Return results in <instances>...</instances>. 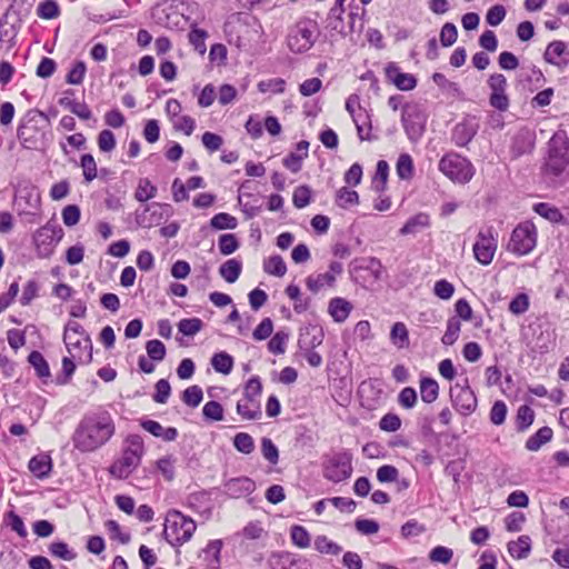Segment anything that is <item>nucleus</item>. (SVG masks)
<instances>
[{
    "label": "nucleus",
    "instance_id": "dca6fc26",
    "mask_svg": "<svg viewBox=\"0 0 569 569\" xmlns=\"http://www.w3.org/2000/svg\"><path fill=\"white\" fill-rule=\"evenodd\" d=\"M488 86L490 88L489 103L492 108L503 112L507 111L510 104L509 97L507 94V79L501 73H493L488 79Z\"/></svg>",
    "mask_w": 569,
    "mask_h": 569
},
{
    "label": "nucleus",
    "instance_id": "423d86ee",
    "mask_svg": "<svg viewBox=\"0 0 569 569\" xmlns=\"http://www.w3.org/2000/svg\"><path fill=\"white\" fill-rule=\"evenodd\" d=\"M569 163V140L562 132L555 133L548 142V158L543 167L547 178L559 177Z\"/></svg>",
    "mask_w": 569,
    "mask_h": 569
},
{
    "label": "nucleus",
    "instance_id": "6e6552de",
    "mask_svg": "<svg viewBox=\"0 0 569 569\" xmlns=\"http://www.w3.org/2000/svg\"><path fill=\"white\" fill-rule=\"evenodd\" d=\"M262 385L258 377H252L244 386L242 398L237 402V413L243 420H258L262 417L260 397Z\"/></svg>",
    "mask_w": 569,
    "mask_h": 569
},
{
    "label": "nucleus",
    "instance_id": "cd10ccee",
    "mask_svg": "<svg viewBox=\"0 0 569 569\" xmlns=\"http://www.w3.org/2000/svg\"><path fill=\"white\" fill-rule=\"evenodd\" d=\"M352 305L343 298H332L329 301L328 312L336 322H343L350 315Z\"/></svg>",
    "mask_w": 569,
    "mask_h": 569
},
{
    "label": "nucleus",
    "instance_id": "864d4df0",
    "mask_svg": "<svg viewBox=\"0 0 569 569\" xmlns=\"http://www.w3.org/2000/svg\"><path fill=\"white\" fill-rule=\"evenodd\" d=\"M37 14L41 19L51 20L60 16V8L56 0H44L39 3Z\"/></svg>",
    "mask_w": 569,
    "mask_h": 569
},
{
    "label": "nucleus",
    "instance_id": "a211bd4d",
    "mask_svg": "<svg viewBox=\"0 0 569 569\" xmlns=\"http://www.w3.org/2000/svg\"><path fill=\"white\" fill-rule=\"evenodd\" d=\"M269 565L272 569H312L309 559L289 551L271 553Z\"/></svg>",
    "mask_w": 569,
    "mask_h": 569
},
{
    "label": "nucleus",
    "instance_id": "09e8293b",
    "mask_svg": "<svg viewBox=\"0 0 569 569\" xmlns=\"http://www.w3.org/2000/svg\"><path fill=\"white\" fill-rule=\"evenodd\" d=\"M203 328V322L199 318H186L178 322V330L187 337H193Z\"/></svg>",
    "mask_w": 569,
    "mask_h": 569
},
{
    "label": "nucleus",
    "instance_id": "7ed1b4c3",
    "mask_svg": "<svg viewBox=\"0 0 569 569\" xmlns=\"http://www.w3.org/2000/svg\"><path fill=\"white\" fill-rule=\"evenodd\" d=\"M144 451L141 436H127L123 440L121 456L108 469L110 476L116 479H127L140 466Z\"/></svg>",
    "mask_w": 569,
    "mask_h": 569
},
{
    "label": "nucleus",
    "instance_id": "13d9d810",
    "mask_svg": "<svg viewBox=\"0 0 569 569\" xmlns=\"http://www.w3.org/2000/svg\"><path fill=\"white\" fill-rule=\"evenodd\" d=\"M232 442H233L234 448L243 455H250L254 450L253 438L247 432L237 433L233 437Z\"/></svg>",
    "mask_w": 569,
    "mask_h": 569
},
{
    "label": "nucleus",
    "instance_id": "412c9836",
    "mask_svg": "<svg viewBox=\"0 0 569 569\" xmlns=\"http://www.w3.org/2000/svg\"><path fill=\"white\" fill-rule=\"evenodd\" d=\"M256 490V482L248 477L229 479L223 483V491L232 499L247 497Z\"/></svg>",
    "mask_w": 569,
    "mask_h": 569
},
{
    "label": "nucleus",
    "instance_id": "3c124183",
    "mask_svg": "<svg viewBox=\"0 0 569 569\" xmlns=\"http://www.w3.org/2000/svg\"><path fill=\"white\" fill-rule=\"evenodd\" d=\"M290 538L295 546L305 549L310 546L311 538L308 530L300 525H295L290 529Z\"/></svg>",
    "mask_w": 569,
    "mask_h": 569
},
{
    "label": "nucleus",
    "instance_id": "4be33fe9",
    "mask_svg": "<svg viewBox=\"0 0 569 569\" xmlns=\"http://www.w3.org/2000/svg\"><path fill=\"white\" fill-rule=\"evenodd\" d=\"M543 59L546 62L560 69L566 68L569 63V52L567 50V44L561 40H555L550 42L546 48Z\"/></svg>",
    "mask_w": 569,
    "mask_h": 569
},
{
    "label": "nucleus",
    "instance_id": "58836bf2",
    "mask_svg": "<svg viewBox=\"0 0 569 569\" xmlns=\"http://www.w3.org/2000/svg\"><path fill=\"white\" fill-rule=\"evenodd\" d=\"M157 187L148 178H141L134 191V198L139 202H147L157 196Z\"/></svg>",
    "mask_w": 569,
    "mask_h": 569
},
{
    "label": "nucleus",
    "instance_id": "69168bd1",
    "mask_svg": "<svg viewBox=\"0 0 569 569\" xmlns=\"http://www.w3.org/2000/svg\"><path fill=\"white\" fill-rule=\"evenodd\" d=\"M202 399V389L197 385L188 387L182 393V401L191 408L198 407Z\"/></svg>",
    "mask_w": 569,
    "mask_h": 569
},
{
    "label": "nucleus",
    "instance_id": "c756f323",
    "mask_svg": "<svg viewBox=\"0 0 569 569\" xmlns=\"http://www.w3.org/2000/svg\"><path fill=\"white\" fill-rule=\"evenodd\" d=\"M420 397L425 403H432L439 397V385L438 382L428 377H423L419 381Z\"/></svg>",
    "mask_w": 569,
    "mask_h": 569
},
{
    "label": "nucleus",
    "instance_id": "5701e85b",
    "mask_svg": "<svg viewBox=\"0 0 569 569\" xmlns=\"http://www.w3.org/2000/svg\"><path fill=\"white\" fill-rule=\"evenodd\" d=\"M223 546L224 543L222 539H213L199 551V558L208 569H220L221 550Z\"/></svg>",
    "mask_w": 569,
    "mask_h": 569
},
{
    "label": "nucleus",
    "instance_id": "e433bc0d",
    "mask_svg": "<svg viewBox=\"0 0 569 569\" xmlns=\"http://www.w3.org/2000/svg\"><path fill=\"white\" fill-rule=\"evenodd\" d=\"M390 341L398 349H403V348L409 347V343H410L409 332L403 322H396L391 327Z\"/></svg>",
    "mask_w": 569,
    "mask_h": 569
},
{
    "label": "nucleus",
    "instance_id": "603ef678",
    "mask_svg": "<svg viewBox=\"0 0 569 569\" xmlns=\"http://www.w3.org/2000/svg\"><path fill=\"white\" fill-rule=\"evenodd\" d=\"M49 551L53 557L64 561H71L77 557V553L63 541H53L49 546Z\"/></svg>",
    "mask_w": 569,
    "mask_h": 569
},
{
    "label": "nucleus",
    "instance_id": "c85d7f7f",
    "mask_svg": "<svg viewBox=\"0 0 569 569\" xmlns=\"http://www.w3.org/2000/svg\"><path fill=\"white\" fill-rule=\"evenodd\" d=\"M430 226V217L425 212H419L407 220L399 230L402 236L416 234Z\"/></svg>",
    "mask_w": 569,
    "mask_h": 569
},
{
    "label": "nucleus",
    "instance_id": "20e7f679",
    "mask_svg": "<svg viewBox=\"0 0 569 569\" xmlns=\"http://www.w3.org/2000/svg\"><path fill=\"white\" fill-rule=\"evenodd\" d=\"M345 2L346 0H336L326 19L327 28L342 37L352 36L355 33L360 34L365 24L363 16L366 10L358 4H350V10L347 16L348 20L345 21Z\"/></svg>",
    "mask_w": 569,
    "mask_h": 569
},
{
    "label": "nucleus",
    "instance_id": "f8f14e48",
    "mask_svg": "<svg viewBox=\"0 0 569 569\" xmlns=\"http://www.w3.org/2000/svg\"><path fill=\"white\" fill-rule=\"evenodd\" d=\"M497 237L493 227H487L478 232L473 254L479 263L487 266L492 261L498 247Z\"/></svg>",
    "mask_w": 569,
    "mask_h": 569
},
{
    "label": "nucleus",
    "instance_id": "72a5a7b5",
    "mask_svg": "<svg viewBox=\"0 0 569 569\" xmlns=\"http://www.w3.org/2000/svg\"><path fill=\"white\" fill-rule=\"evenodd\" d=\"M355 269H361L370 272L375 280H379L382 278L385 268L379 259L373 257L362 258L360 260H355Z\"/></svg>",
    "mask_w": 569,
    "mask_h": 569
},
{
    "label": "nucleus",
    "instance_id": "774afa93",
    "mask_svg": "<svg viewBox=\"0 0 569 569\" xmlns=\"http://www.w3.org/2000/svg\"><path fill=\"white\" fill-rule=\"evenodd\" d=\"M202 415L209 421H221L223 419V407L218 401H208L202 408Z\"/></svg>",
    "mask_w": 569,
    "mask_h": 569
},
{
    "label": "nucleus",
    "instance_id": "0eeeda50",
    "mask_svg": "<svg viewBox=\"0 0 569 569\" xmlns=\"http://www.w3.org/2000/svg\"><path fill=\"white\" fill-rule=\"evenodd\" d=\"M352 472V453L349 450L342 449L323 457L322 476L328 481L333 483L346 481Z\"/></svg>",
    "mask_w": 569,
    "mask_h": 569
},
{
    "label": "nucleus",
    "instance_id": "c03bdc74",
    "mask_svg": "<svg viewBox=\"0 0 569 569\" xmlns=\"http://www.w3.org/2000/svg\"><path fill=\"white\" fill-rule=\"evenodd\" d=\"M336 203L343 209L353 207L359 203V194L355 190L342 187L336 193Z\"/></svg>",
    "mask_w": 569,
    "mask_h": 569
},
{
    "label": "nucleus",
    "instance_id": "39448f33",
    "mask_svg": "<svg viewBox=\"0 0 569 569\" xmlns=\"http://www.w3.org/2000/svg\"><path fill=\"white\" fill-rule=\"evenodd\" d=\"M197 530L196 521L177 509L167 512L163 523V537L173 548L191 540Z\"/></svg>",
    "mask_w": 569,
    "mask_h": 569
},
{
    "label": "nucleus",
    "instance_id": "8fccbe9b",
    "mask_svg": "<svg viewBox=\"0 0 569 569\" xmlns=\"http://www.w3.org/2000/svg\"><path fill=\"white\" fill-rule=\"evenodd\" d=\"M80 167L86 182H91L98 176L97 162L92 154L86 153L80 158Z\"/></svg>",
    "mask_w": 569,
    "mask_h": 569
},
{
    "label": "nucleus",
    "instance_id": "2eb2a0df",
    "mask_svg": "<svg viewBox=\"0 0 569 569\" xmlns=\"http://www.w3.org/2000/svg\"><path fill=\"white\" fill-rule=\"evenodd\" d=\"M453 407L465 417L472 415L478 406L477 397L473 390L468 386H460L457 383L450 390Z\"/></svg>",
    "mask_w": 569,
    "mask_h": 569
},
{
    "label": "nucleus",
    "instance_id": "aec40b11",
    "mask_svg": "<svg viewBox=\"0 0 569 569\" xmlns=\"http://www.w3.org/2000/svg\"><path fill=\"white\" fill-rule=\"evenodd\" d=\"M479 124L473 117H467L458 122L451 132V140L457 147H466L478 132Z\"/></svg>",
    "mask_w": 569,
    "mask_h": 569
},
{
    "label": "nucleus",
    "instance_id": "f257e3e1",
    "mask_svg": "<svg viewBox=\"0 0 569 569\" xmlns=\"http://www.w3.org/2000/svg\"><path fill=\"white\" fill-rule=\"evenodd\" d=\"M116 435V422L106 409L86 412L76 426L71 442L81 453H91L106 446Z\"/></svg>",
    "mask_w": 569,
    "mask_h": 569
},
{
    "label": "nucleus",
    "instance_id": "bb28decb",
    "mask_svg": "<svg viewBox=\"0 0 569 569\" xmlns=\"http://www.w3.org/2000/svg\"><path fill=\"white\" fill-rule=\"evenodd\" d=\"M322 341V329L316 326H309L300 333L298 343L301 349H315L320 346Z\"/></svg>",
    "mask_w": 569,
    "mask_h": 569
},
{
    "label": "nucleus",
    "instance_id": "6ab92c4d",
    "mask_svg": "<svg viewBox=\"0 0 569 569\" xmlns=\"http://www.w3.org/2000/svg\"><path fill=\"white\" fill-rule=\"evenodd\" d=\"M67 350L72 359L80 365H88L92 360V343L89 336L63 338Z\"/></svg>",
    "mask_w": 569,
    "mask_h": 569
},
{
    "label": "nucleus",
    "instance_id": "f704fd0d",
    "mask_svg": "<svg viewBox=\"0 0 569 569\" xmlns=\"http://www.w3.org/2000/svg\"><path fill=\"white\" fill-rule=\"evenodd\" d=\"M552 429L549 427H542L532 436H530L526 442V448L530 451L539 450L545 443L551 440Z\"/></svg>",
    "mask_w": 569,
    "mask_h": 569
},
{
    "label": "nucleus",
    "instance_id": "5fc2aeb1",
    "mask_svg": "<svg viewBox=\"0 0 569 569\" xmlns=\"http://www.w3.org/2000/svg\"><path fill=\"white\" fill-rule=\"evenodd\" d=\"M18 201H19V203L21 201H24L27 209L29 211L38 210L41 204V197H40L39 191L36 188L23 189L20 191Z\"/></svg>",
    "mask_w": 569,
    "mask_h": 569
},
{
    "label": "nucleus",
    "instance_id": "b1692460",
    "mask_svg": "<svg viewBox=\"0 0 569 569\" xmlns=\"http://www.w3.org/2000/svg\"><path fill=\"white\" fill-rule=\"evenodd\" d=\"M535 147V137L530 130L521 129L512 138L511 153L515 158L521 157L532 151Z\"/></svg>",
    "mask_w": 569,
    "mask_h": 569
},
{
    "label": "nucleus",
    "instance_id": "bf43d9fd",
    "mask_svg": "<svg viewBox=\"0 0 569 569\" xmlns=\"http://www.w3.org/2000/svg\"><path fill=\"white\" fill-rule=\"evenodd\" d=\"M533 419V410L527 405L520 406L516 417L517 429L520 431L526 430L528 427L532 425Z\"/></svg>",
    "mask_w": 569,
    "mask_h": 569
},
{
    "label": "nucleus",
    "instance_id": "ea45409f",
    "mask_svg": "<svg viewBox=\"0 0 569 569\" xmlns=\"http://www.w3.org/2000/svg\"><path fill=\"white\" fill-rule=\"evenodd\" d=\"M28 361L33 367L37 376L40 379L50 378V368L48 361L44 359L41 352L32 351L28 357Z\"/></svg>",
    "mask_w": 569,
    "mask_h": 569
},
{
    "label": "nucleus",
    "instance_id": "4c0bfd02",
    "mask_svg": "<svg viewBox=\"0 0 569 569\" xmlns=\"http://www.w3.org/2000/svg\"><path fill=\"white\" fill-rule=\"evenodd\" d=\"M233 363V358L226 351L217 352L211 358V366L222 375H229L232 371Z\"/></svg>",
    "mask_w": 569,
    "mask_h": 569
},
{
    "label": "nucleus",
    "instance_id": "a878e982",
    "mask_svg": "<svg viewBox=\"0 0 569 569\" xmlns=\"http://www.w3.org/2000/svg\"><path fill=\"white\" fill-rule=\"evenodd\" d=\"M141 427L152 436L161 438L164 441H173L178 437V430L174 427L164 428L156 420H142Z\"/></svg>",
    "mask_w": 569,
    "mask_h": 569
},
{
    "label": "nucleus",
    "instance_id": "0e129e2a",
    "mask_svg": "<svg viewBox=\"0 0 569 569\" xmlns=\"http://www.w3.org/2000/svg\"><path fill=\"white\" fill-rule=\"evenodd\" d=\"M351 118L357 127L359 138L365 140L370 130L369 116L365 109H358L357 113L351 116Z\"/></svg>",
    "mask_w": 569,
    "mask_h": 569
},
{
    "label": "nucleus",
    "instance_id": "4d7b16f0",
    "mask_svg": "<svg viewBox=\"0 0 569 569\" xmlns=\"http://www.w3.org/2000/svg\"><path fill=\"white\" fill-rule=\"evenodd\" d=\"M315 548L320 553L335 555V556L339 555L342 550V548L338 543L330 540L327 536L316 537Z\"/></svg>",
    "mask_w": 569,
    "mask_h": 569
},
{
    "label": "nucleus",
    "instance_id": "4468645a",
    "mask_svg": "<svg viewBox=\"0 0 569 569\" xmlns=\"http://www.w3.org/2000/svg\"><path fill=\"white\" fill-rule=\"evenodd\" d=\"M172 213L170 204L153 202L136 211V222L141 228H152Z\"/></svg>",
    "mask_w": 569,
    "mask_h": 569
},
{
    "label": "nucleus",
    "instance_id": "2f4dec72",
    "mask_svg": "<svg viewBox=\"0 0 569 569\" xmlns=\"http://www.w3.org/2000/svg\"><path fill=\"white\" fill-rule=\"evenodd\" d=\"M531 550V539L529 536H520L517 540L508 543V552L515 559H525Z\"/></svg>",
    "mask_w": 569,
    "mask_h": 569
},
{
    "label": "nucleus",
    "instance_id": "e2e57ef3",
    "mask_svg": "<svg viewBox=\"0 0 569 569\" xmlns=\"http://www.w3.org/2000/svg\"><path fill=\"white\" fill-rule=\"evenodd\" d=\"M261 453L270 465H277L279 461V450L270 438L261 439Z\"/></svg>",
    "mask_w": 569,
    "mask_h": 569
},
{
    "label": "nucleus",
    "instance_id": "c9c22d12",
    "mask_svg": "<svg viewBox=\"0 0 569 569\" xmlns=\"http://www.w3.org/2000/svg\"><path fill=\"white\" fill-rule=\"evenodd\" d=\"M263 271L274 277H283L287 273V264L281 256L273 254L264 259Z\"/></svg>",
    "mask_w": 569,
    "mask_h": 569
},
{
    "label": "nucleus",
    "instance_id": "7c9ffc66",
    "mask_svg": "<svg viewBox=\"0 0 569 569\" xmlns=\"http://www.w3.org/2000/svg\"><path fill=\"white\" fill-rule=\"evenodd\" d=\"M387 74L400 90H412L417 84V80L412 74L402 73L397 68L389 67Z\"/></svg>",
    "mask_w": 569,
    "mask_h": 569
},
{
    "label": "nucleus",
    "instance_id": "9b49d317",
    "mask_svg": "<svg viewBox=\"0 0 569 569\" xmlns=\"http://www.w3.org/2000/svg\"><path fill=\"white\" fill-rule=\"evenodd\" d=\"M536 243L537 229L533 223L526 221L513 229L507 249L517 256H525L533 250Z\"/></svg>",
    "mask_w": 569,
    "mask_h": 569
},
{
    "label": "nucleus",
    "instance_id": "393cba45",
    "mask_svg": "<svg viewBox=\"0 0 569 569\" xmlns=\"http://www.w3.org/2000/svg\"><path fill=\"white\" fill-rule=\"evenodd\" d=\"M28 468L36 478L46 479L52 471V459L47 452L38 453L29 460Z\"/></svg>",
    "mask_w": 569,
    "mask_h": 569
},
{
    "label": "nucleus",
    "instance_id": "de8ad7c7",
    "mask_svg": "<svg viewBox=\"0 0 569 569\" xmlns=\"http://www.w3.org/2000/svg\"><path fill=\"white\" fill-rule=\"evenodd\" d=\"M210 226L214 230L236 229L238 221L236 217L227 212H220L211 218Z\"/></svg>",
    "mask_w": 569,
    "mask_h": 569
},
{
    "label": "nucleus",
    "instance_id": "6e6d98bb",
    "mask_svg": "<svg viewBox=\"0 0 569 569\" xmlns=\"http://www.w3.org/2000/svg\"><path fill=\"white\" fill-rule=\"evenodd\" d=\"M533 211L551 222H558L562 219V214L559 209L547 202L536 203L533 206Z\"/></svg>",
    "mask_w": 569,
    "mask_h": 569
},
{
    "label": "nucleus",
    "instance_id": "473e14b6",
    "mask_svg": "<svg viewBox=\"0 0 569 569\" xmlns=\"http://www.w3.org/2000/svg\"><path fill=\"white\" fill-rule=\"evenodd\" d=\"M242 271V263L237 259H229L219 268L220 276L228 282L233 283L238 280Z\"/></svg>",
    "mask_w": 569,
    "mask_h": 569
},
{
    "label": "nucleus",
    "instance_id": "49530a36",
    "mask_svg": "<svg viewBox=\"0 0 569 569\" xmlns=\"http://www.w3.org/2000/svg\"><path fill=\"white\" fill-rule=\"evenodd\" d=\"M289 333L284 330L277 331L268 342V350L273 355H282L286 352Z\"/></svg>",
    "mask_w": 569,
    "mask_h": 569
},
{
    "label": "nucleus",
    "instance_id": "1a4fd4ad",
    "mask_svg": "<svg viewBox=\"0 0 569 569\" xmlns=\"http://www.w3.org/2000/svg\"><path fill=\"white\" fill-rule=\"evenodd\" d=\"M439 170L451 181L468 183L475 176V167L469 159L456 152L445 154L438 164Z\"/></svg>",
    "mask_w": 569,
    "mask_h": 569
},
{
    "label": "nucleus",
    "instance_id": "a19ab883",
    "mask_svg": "<svg viewBox=\"0 0 569 569\" xmlns=\"http://www.w3.org/2000/svg\"><path fill=\"white\" fill-rule=\"evenodd\" d=\"M389 174V164L385 160H379L376 168V173L372 179V189L376 192H382L386 189Z\"/></svg>",
    "mask_w": 569,
    "mask_h": 569
},
{
    "label": "nucleus",
    "instance_id": "79ce46f5",
    "mask_svg": "<svg viewBox=\"0 0 569 569\" xmlns=\"http://www.w3.org/2000/svg\"><path fill=\"white\" fill-rule=\"evenodd\" d=\"M396 171L401 180H410L413 177V160L410 154L401 153L397 160Z\"/></svg>",
    "mask_w": 569,
    "mask_h": 569
},
{
    "label": "nucleus",
    "instance_id": "f3484780",
    "mask_svg": "<svg viewBox=\"0 0 569 569\" xmlns=\"http://www.w3.org/2000/svg\"><path fill=\"white\" fill-rule=\"evenodd\" d=\"M343 271L341 262L332 261L329 264V270L322 273L310 274L306 279L307 288L312 292H318L323 288L335 287L337 277Z\"/></svg>",
    "mask_w": 569,
    "mask_h": 569
},
{
    "label": "nucleus",
    "instance_id": "37998d69",
    "mask_svg": "<svg viewBox=\"0 0 569 569\" xmlns=\"http://www.w3.org/2000/svg\"><path fill=\"white\" fill-rule=\"evenodd\" d=\"M461 330V322L458 317H451L447 321L446 331L441 338V342L445 346H452L459 338Z\"/></svg>",
    "mask_w": 569,
    "mask_h": 569
},
{
    "label": "nucleus",
    "instance_id": "052dcab7",
    "mask_svg": "<svg viewBox=\"0 0 569 569\" xmlns=\"http://www.w3.org/2000/svg\"><path fill=\"white\" fill-rule=\"evenodd\" d=\"M286 88V81L281 78H272L268 80L260 81L258 83V90L261 93H282Z\"/></svg>",
    "mask_w": 569,
    "mask_h": 569
},
{
    "label": "nucleus",
    "instance_id": "ddd939ff",
    "mask_svg": "<svg viewBox=\"0 0 569 569\" xmlns=\"http://www.w3.org/2000/svg\"><path fill=\"white\" fill-rule=\"evenodd\" d=\"M401 122L411 141H418L425 131V117L415 103H407L402 108Z\"/></svg>",
    "mask_w": 569,
    "mask_h": 569
},
{
    "label": "nucleus",
    "instance_id": "f03ea898",
    "mask_svg": "<svg viewBox=\"0 0 569 569\" xmlns=\"http://www.w3.org/2000/svg\"><path fill=\"white\" fill-rule=\"evenodd\" d=\"M319 37L318 22L315 19L301 17L288 27L284 43L291 53L305 54L313 48Z\"/></svg>",
    "mask_w": 569,
    "mask_h": 569
},
{
    "label": "nucleus",
    "instance_id": "a18cd8bd",
    "mask_svg": "<svg viewBox=\"0 0 569 569\" xmlns=\"http://www.w3.org/2000/svg\"><path fill=\"white\" fill-rule=\"evenodd\" d=\"M3 522L7 527H10L12 531H14L20 538H26L28 531L26 529L24 522L22 518L14 512V510H10L4 513Z\"/></svg>",
    "mask_w": 569,
    "mask_h": 569
},
{
    "label": "nucleus",
    "instance_id": "338daca9",
    "mask_svg": "<svg viewBox=\"0 0 569 569\" xmlns=\"http://www.w3.org/2000/svg\"><path fill=\"white\" fill-rule=\"evenodd\" d=\"M286 295L293 301L296 312L301 313L307 310L308 303L301 298V291L297 284H289L286 288Z\"/></svg>",
    "mask_w": 569,
    "mask_h": 569
},
{
    "label": "nucleus",
    "instance_id": "680f3d73",
    "mask_svg": "<svg viewBox=\"0 0 569 569\" xmlns=\"http://www.w3.org/2000/svg\"><path fill=\"white\" fill-rule=\"evenodd\" d=\"M397 401L401 408L410 410L417 405V391L412 387H406L399 392Z\"/></svg>",
    "mask_w": 569,
    "mask_h": 569
},
{
    "label": "nucleus",
    "instance_id": "9d476101",
    "mask_svg": "<svg viewBox=\"0 0 569 569\" xmlns=\"http://www.w3.org/2000/svg\"><path fill=\"white\" fill-rule=\"evenodd\" d=\"M63 234L62 227L52 221L37 229L32 234L37 257L40 259L50 258L54 253L56 247L63 238Z\"/></svg>",
    "mask_w": 569,
    "mask_h": 569
}]
</instances>
